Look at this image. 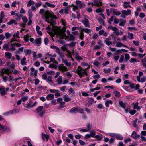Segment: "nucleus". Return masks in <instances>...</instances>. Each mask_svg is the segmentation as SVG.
<instances>
[{
	"label": "nucleus",
	"instance_id": "26",
	"mask_svg": "<svg viewBox=\"0 0 146 146\" xmlns=\"http://www.w3.org/2000/svg\"><path fill=\"white\" fill-rule=\"evenodd\" d=\"M50 48L52 49H56L57 51H56V52L59 54H60L61 53L60 52V49L58 47L55 46H51Z\"/></svg>",
	"mask_w": 146,
	"mask_h": 146
},
{
	"label": "nucleus",
	"instance_id": "50",
	"mask_svg": "<svg viewBox=\"0 0 146 146\" xmlns=\"http://www.w3.org/2000/svg\"><path fill=\"white\" fill-rule=\"evenodd\" d=\"M128 38L129 39H131L133 38V34L132 33H128Z\"/></svg>",
	"mask_w": 146,
	"mask_h": 146
},
{
	"label": "nucleus",
	"instance_id": "34",
	"mask_svg": "<svg viewBox=\"0 0 146 146\" xmlns=\"http://www.w3.org/2000/svg\"><path fill=\"white\" fill-rule=\"evenodd\" d=\"M42 137L43 139L44 140L45 139H46L47 141L49 139V136L46 134L42 133Z\"/></svg>",
	"mask_w": 146,
	"mask_h": 146
},
{
	"label": "nucleus",
	"instance_id": "20",
	"mask_svg": "<svg viewBox=\"0 0 146 146\" xmlns=\"http://www.w3.org/2000/svg\"><path fill=\"white\" fill-rule=\"evenodd\" d=\"M63 98L64 99V101L66 102H68L71 100V98L67 94L64 95Z\"/></svg>",
	"mask_w": 146,
	"mask_h": 146
},
{
	"label": "nucleus",
	"instance_id": "61",
	"mask_svg": "<svg viewBox=\"0 0 146 146\" xmlns=\"http://www.w3.org/2000/svg\"><path fill=\"white\" fill-rule=\"evenodd\" d=\"M98 37V34L97 33H95L94 34L92 37V38L93 39H97Z\"/></svg>",
	"mask_w": 146,
	"mask_h": 146
},
{
	"label": "nucleus",
	"instance_id": "6",
	"mask_svg": "<svg viewBox=\"0 0 146 146\" xmlns=\"http://www.w3.org/2000/svg\"><path fill=\"white\" fill-rule=\"evenodd\" d=\"M31 72L30 73V76L31 77L34 76V78H36L37 75L38 71L37 70H35L33 67L31 68Z\"/></svg>",
	"mask_w": 146,
	"mask_h": 146
},
{
	"label": "nucleus",
	"instance_id": "53",
	"mask_svg": "<svg viewBox=\"0 0 146 146\" xmlns=\"http://www.w3.org/2000/svg\"><path fill=\"white\" fill-rule=\"evenodd\" d=\"M94 138H96L98 141L101 140L102 138V137L98 135H95Z\"/></svg>",
	"mask_w": 146,
	"mask_h": 146
},
{
	"label": "nucleus",
	"instance_id": "43",
	"mask_svg": "<svg viewBox=\"0 0 146 146\" xmlns=\"http://www.w3.org/2000/svg\"><path fill=\"white\" fill-rule=\"evenodd\" d=\"M4 72L5 74L9 75V73H11L13 71L12 70H9V69H5Z\"/></svg>",
	"mask_w": 146,
	"mask_h": 146
},
{
	"label": "nucleus",
	"instance_id": "47",
	"mask_svg": "<svg viewBox=\"0 0 146 146\" xmlns=\"http://www.w3.org/2000/svg\"><path fill=\"white\" fill-rule=\"evenodd\" d=\"M87 100L88 102L91 104H92L94 102V99L92 98H88Z\"/></svg>",
	"mask_w": 146,
	"mask_h": 146
},
{
	"label": "nucleus",
	"instance_id": "55",
	"mask_svg": "<svg viewBox=\"0 0 146 146\" xmlns=\"http://www.w3.org/2000/svg\"><path fill=\"white\" fill-rule=\"evenodd\" d=\"M95 131H90V136L91 137L93 138H94L95 137Z\"/></svg>",
	"mask_w": 146,
	"mask_h": 146
},
{
	"label": "nucleus",
	"instance_id": "56",
	"mask_svg": "<svg viewBox=\"0 0 146 146\" xmlns=\"http://www.w3.org/2000/svg\"><path fill=\"white\" fill-rule=\"evenodd\" d=\"M98 21L100 24H102L104 25H105L104 21L102 19L100 18L98 19Z\"/></svg>",
	"mask_w": 146,
	"mask_h": 146
},
{
	"label": "nucleus",
	"instance_id": "30",
	"mask_svg": "<svg viewBox=\"0 0 146 146\" xmlns=\"http://www.w3.org/2000/svg\"><path fill=\"white\" fill-rule=\"evenodd\" d=\"M113 104V102L111 100H107L106 101L105 104L106 107H109L110 106L109 104Z\"/></svg>",
	"mask_w": 146,
	"mask_h": 146
},
{
	"label": "nucleus",
	"instance_id": "48",
	"mask_svg": "<svg viewBox=\"0 0 146 146\" xmlns=\"http://www.w3.org/2000/svg\"><path fill=\"white\" fill-rule=\"evenodd\" d=\"M97 44L100 46L103 47L104 46V44L101 40H99L97 42Z\"/></svg>",
	"mask_w": 146,
	"mask_h": 146
},
{
	"label": "nucleus",
	"instance_id": "3",
	"mask_svg": "<svg viewBox=\"0 0 146 146\" xmlns=\"http://www.w3.org/2000/svg\"><path fill=\"white\" fill-rule=\"evenodd\" d=\"M55 33L57 36H59L62 38H68L69 37L66 36V34H64L61 29H57L55 31Z\"/></svg>",
	"mask_w": 146,
	"mask_h": 146
},
{
	"label": "nucleus",
	"instance_id": "37",
	"mask_svg": "<svg viewBox=\"0 0 146 146\" xmlns=\"http://www.w3.org/2000/svg\"><path fill=\"white\" fill-rule=\"evenodd\" d=\"M69 36H70V38L68 40V41H74L75 40V37L73 35L71 34Z\"/></svg>",
	"mask_w": 146,
	"mask_h": 146
},
{
	"label": "nucleus",
	"instance_id": "4",
	"mask_svg": "<svg viewBox=\"0 0 146 146\" xmlns=\"http://www.w3.org/2000/svg\"><path fill=\"white\" fill-rule=\"evenodd\" d=\"M131 13V11L130 9L122 10L121 11V17L123 18H125L127 16L130 15Z\"/></svg>",
	"mask_w": 146,
	"mask_h": 146
},
{
	"label": "nucleus",
	"instance_id": "54",
	"mask_svg": "<svg viewBox=\"0 0 146 146\" xmlns=\"http://www.w3.org/2000/svg\"><path fill=\"white\" fill-rule=\"evenodd\" d=\"M34 3L33 1L30 0L29 1L28 3H27V7L31 6L32 5H33Z\"/></svg>",
	"mask_w": 146,
	"mask_h": 146
},
{
	"label": "nucleus",
	"instance_id": "7",
	"mask_svg": "<svg viewBox=\"0 0 146 146\" xmlns=\"http://www.w3.org/2000/svg\"><path fill=\"white\" fill-rule=\"evenodd\" d=\"M76 2L78 7L80 9H82L84 7L86 6V4L84 3H82V1L79 0H76Z\"/></svg>",
	"mask_w": 146,
	"mask_h": 146
},
{
	"label": "nucleus",
	"instance_id": "35",
	"mask_svg": "<svg viewBox=\"0 0 146 146\" xmlns=\"http://www.w3.org/2000/svg\"><path fill=\"white\" fill-rule=\"evenodd\" d=\"M141 62L143 66L146 68V58H143L141 60Z\"/></svg>",
	"mask_w": 146,
	"mask_h": 146
},
{
	"label": "nucleus",
	"instance_id": "44",
	"mask_svg": "<svg viewBox=\"0 0 146 146\" xmlns=\"http://www.w3.org/2000/svg\"><path fill=\"white\" fill-rule=\"evenodd\" d=\"M5 36L6 39H7L10 38L11 36V35L9 32H6L5 33Z\"/></svg>",
	"mask_w": 146,
	"mask_h": 146
},
{
	"label": "nucleus",
	"instance_id": "63",
	"mask_svg": "<svg viewBox=\"0 0 146 146\" xmlns=\"http://www.w3.org/2000/svg\"><path fill=\"white\" fill-rule=\"evenodd\" d=\"M126 22V20H124L121 22L120 23L119 25L120 26H124Z\"/></svg>",
	"mask_w": 146,
	"mask_h": 146
},
{
	"label": "nucleus",
	"instance_id": "49",
	"mask_svg": "<svg viewBox=\"0 0 146 146\" xmlns=\"http://www.w3.org/2000/svg\"><path fill=\"white\" fill-rule=\"evenodd\" d=\"M31 103H32V102L30 101L27 104V106H26V107L28 108H31L32 107V105H31Z\"/></svg>",
	"mask_w": 146,
	"mask_h": 146
},
{
	"label": "nucleus",
	"instance_id": "1",
	"mask_svg": "<svg viewBox=\"0 0 146 146\" xmlns=\"http://www.w3.org/2000/svg\"><path fill=\"white\" fill-rule=\"evenodd\" d=\"M75 72L80 77H82L84 76H86L88 74L86 69H83L80 66L78 67L75 71Z\"/></svg>",
	"mask_w": 146,
	"mask_h": 146
},
{
	"label": "nucleus",
	"instance_id": "21",
	"mask_svg": "<svg viewBox=\"0 0 146 146\" xmlns=\"http://www.w3.org/2000/svg\"><path fill=\"white\" fill-rule=\"evenodd\" d=\"M56 82L58 85L62 84V77L61 76H60L57 79Z\"/></svg>",
	"mask_w": 146,
	"mask_h": 146
},
{
	"label": "nucleus",
	"instance_id": "60",
	"mask_svg": "<svg viewBox=\"0 0 146 146\" xmlns=\"http://www.w3.org/2000/svg\"><path fill=\"white\" fill-rule=\"evenodd\" d=\"M114 19V16H112L111 18L109 19L108 21V23L110 25L111 24V22L113 21Z\"/></svg>",
	"mask_w": 146,
	"mask_h": 146
},
{
	"label": "nucleus",
	"instance_id": "11",
	"mask_svg": "<svg viewBox=\"0 0 146 146\" xmlns=\"http://www.w3.org/2000/svg\"><path fill=\"white\" fill-rule=\"evenodd\" d=\"M82 22L84 23L85 27H90V24L89 21L87 19H85Z\"/></svg>",
	"mask_w": 146,
	"mask_h": 146
},
{
	"label": "nucleus",
	"instance_id": "2",
	"mask_svg": "<svg viewBox=\"0 0 146 146\" xmlns=\"http://www.w3.org/2000/svg\"><path fill=\"white\" fill-rule=\"evenodd\" d=\"M43 109V106H40L38 107L35 110L36 112L39 113L38 115L40 117H43L46 112L45 110Z\"/></svg>",
	"mask_w": 146,
	"mask_h": 146
},
{
	"label": "nucleus",
	"instance_id": "25",
	"mask_svg": "<svg viewBox=\"0 0 146 146\" xmlns=\"http://www.w3.org/2000/svg\"><path fill=\"white\" fill-rule=\"evenodd\" d=\"M92 30L88 28H82V31L85 32L86 33L89 34L91 32Z\"/></svg>",
	"mask_w": 146,
	"mask_h": 146
},
{
	"label": "nucleus",
	"instance_id": "46",
	"mask_svg": "<svg viewBox=\"0 0 146 146\" xmlns=\"http://www.w3.org/2000/svg\"><path fill=\"white\" fill-rule=\"evenodd\" d=\"M115 137L117 139L119 140H122L123 139L122 136L120 135L116 134Z\"/></svg>",
	"mask_w": 146,
	"mask_h": 146
},
{
	"label": "nucleus",
	"instance_id": "10",
	"mask_svg": "<svg viewBox=\"0 0 146 146\" xmlns=\"http://www.w3.org/2000/svg\"><path fill=\"white\" fill-rule=\"evenodd\" d=\"M0 128L3 130V131L9 132L10 131L9 128L5 126H3L1 124H0Z\"/></svg>",
	"mask_w": 146,
	"mask_h": 146
},
{
	"label": "nucleus",
	"instance_id": "40",
	"mask_svg": "<svg viewBox=\"0 0 146 146\" xmlns=\"http://www.w3.org/2000/svg\"><path fill=\"white\" fill-rule=\"evenodd\" d=\"M26 58L25 57L23 58L21 61V64L22 65H26L27 62L26 61Z\"/></svg>",
	"mask_w": 146,
	"mask_h": 146
},
{
	"label": "nucleus",
	"instance_id": "45",
	"mask_svg": "<svg viewBox=\"0 0 146 146\" xmlns=\"http://www.w3.org/2000/svg\"><path fill=\"white\" fill-rule=\"evenodd\" d=\"M30 37V36L28 34H26L25 36L24 37V39L26 42H28L29 41V38Z\"/></svg>",
	"mask_w": 146,
	"mask_h": 146
},
{
	"label": "nucleus",
	"instance_id": "22",
	"mask_svg": "<svg viewBox=\"0 0 146 146\" xmlns=\"http://www.w3.org/2000/svg\"><path fill=\"white\" fill-rule=\"evenodd\" d=\"M62 62L64 63L65 65L68 67H69L71 65L70 62H68L67 59H62Z\"/></svg>",
	"mask_w": 146,
	"mask_h": 146
},
{
	"label": "nucleus",
	"instance_id": "32",
	"mask_svg": "<svg viewBox=\"0 0 146 146\" xmlns=\"http://www.w3.org/2000/svg\"><path fill=\"white\" fill-rule=\"evenodd\" d=\"M84 110L80 107H77V111L79 113H80L81 114H84V113L83 112Z\"/></svg>",
	"mask_w": 146,
	"mask_h": 146
},
{
	"label": "nucleus",
	"instance_id": "29",
	"mask_svg": "<svg viewBox=\"0 0 146 146\" xmlns=\"http://www.w3.org/2000/svg\"><path fill=\"white\" fill-rule=\"evenodd\" d=\"M143 75V72L141 71L139 72V75L137 77V80L139 82H141L140 80V77Z\"/></svg>",
	"mask_w": 146,
	"mask_h": 146
},
{
	"label": "nucleus",
	"instance_id": "24",
	"mask_svg": "<svg viewBox=\"0 0 146 146\" xmlns=\"http://www.w3.org/2000/svg\"><path fill=\"white\" fill-rule=\"evenodd\" d=\"M46 80L51 85H52L53 83L52 76H48Z\"/></svg>",
	"mask_w": 146,
	"mask_h": 146
},
{
	"label": "nucleus",
	"instance_id": "12",
	"mask_svg": "<svg viewBox=\"0 0 146 146\" xmlns=\"http://www.w3.org/2000/svg\"><path fill=\"white\" fill-rule=\"evenodd\" d=\"M58 64V62H54L53 63L50 64L49 66V67L51 68L56 69L57 68V65Z\"/></svg>",
	"mask_w": 146,
	"mask_h": 146
},
{
	"label": "nucleus",
	"instance_id": "13",
	"mask_svg": "<svg viewBox=\"0 0 146 146\" xmlns=\"http://www.w3.org/2000/svg\"><path fill=\"white\" fill-rule=\"evenodd\" d=\"M98 33L100 35H103L104 37H106L108 34V32L104 31L103 29L100 30Z\"/></svg>",
	"mask_w": 146,
	"mask_h": 146
},
{
	"label": "nucleus",
	"instance_id": "38",
	"mask_svg": "<svg viewBox=\"0 0 146 146\" xmlns=\"http://www.w3.org/2000/svg\"><path fill=\"white\" fill-rule=\"evenodd\" d=\"M138 103L137 102L134 105L133 109H137V110H139L140 109V108L139 106H138Z\"/></svg>",
	"mask_w": 146,
	"mask_h": 146
},
{
	"label": "nucleus",
	"instance_id": "28",
	"mask_svg": "<svg viewBox=\"0 0 146 146\" xmlns=\"http://www.w3.org/2000/svg\"><path fill=\"white\" fill-rule=\"evenodd\" d=\"M5 56L8 59H10L12 56L11 54L9 52H5Z\"/></svg>",
	"mask_w": 146,
	"mask_h": 146
},
{
	"label": "nucleus",
	"instance_id": "27",
	"mask_svg": "<svg viewBox=\"0 0 146 146\" xmlns=\"http://www.w3.org/2000/svg\"><path fill=\"white\" fill-rule=\"evenodd\" d=\"M111 11L113 12L114 15H115L117 16H119L121 14L120 12L115 11L114 9H111Z\"/></svg>",
	"mask_w": 146,
	"mask_h": 146
},
{
	"label": "nucleus",
	"instance_id": "64",
	"mask_svg": "<svg viewBox=\"0 0 146 146\" xmlns=\"http://www.w3.org/2000/svg\"><path fill=\"white\" fill-rule=\"evenodd\" d=\"M111 70V69L110 68H108L107 70L105 69H103V71L106 73H109L110 72Z\"/></svg>",
	"mask_w": 146,
	"mask_h": 146
},
{
	"label": "nucleus",
	"instance_id": "8",
	"mask_svg": "<svg viewBox=\"0 0 146 146\" xmlns=\"http://www.w3.org/2000/svg\"><path fill=\"white\" fill-rule=\"evenodd\" d=\"M52 12L50 13L48 10L45 11V13L44 14L43 16L47 20L49 19L50 18V15L51 14Z\"/></svg>",
	"mask_w": 146,
	"mask_h": 146
},
{
	"label": "nucleus",
	"instance_id": "17",
	"mask_svg": "<svg viewBox=\"0 0 146 146\" xmlns=\"http://www.w3.org/2000/svg\"><path fill=\"white\" fill-rule=\"evenodd\" d=\"M35 44L37 45L38 46L41 44V38H36L34 41Z\"/></svg>",
	"mask_w": 146,
	"mask_h": 146
},
{
	"label": "nucleus",
	"instance_id": "62",
	"mask_svg": "<svg viewBox=\"0 0 146 146\" xmlns=\"http://www.w3.org/2000/svg\"><path fill=\"white\" fill-rule=\"evenodd\" d=\"M28 99V97L27 96H25L22 97L21 98V100L23 102H25Z\"/></svg>",
	"mask_w": 146,
	"mask_h": 146
},
{
	"label": "nucleus",
	"instance_id": "14",
	"mask_svg": "<svg viewBox=\"0 0 146 146\" xmlns=\"http://www.w3.org/2000/svg\"><path fill=\"white\" fill-rule=\"evenodd\" d=\"M94 1V4L95 5H96L98 7H99L102 5V3L99 0H93Z\"/></svg>",
	"mask_w": 146,
	"mask_h": 146
},
{
	"label": "nucleus",
	"instance_id": "5",
	"mask_svg": "<svg viewBox=\"0 0 146 146\" xmlns=\"http://www.w3.org/2000/svg\"><path fill=\"white\" fill-rule=\"evenodd\" d=\"M9 88H5L3 86L0 87V94L2 96H3L6 94L7 92L9 91Z\"/></svg>",
	"mask_w": 146,
	"mask_h": 146
},
{
	"label": "nucleus",
	"instance_id": "59",
	"mask_svg": "<svg viewBox=\"0 0 146 146\" xmlns=\"http://www.w3.org/2000/svg\"><path fill=\"white\" fill-rule=\"evenodd\" d=\"M137 133L135 131H133L132 132L131 134V137L134 139H135L136 138V136L137 135Z\"/></svg>",
	"mask_w": 146,
	"mask_h": 146
},
{
	"label": "nucleus",
	"instance_id": "16",
	"mask_svg": "<svg viewBox=\"0 0 146 146\" xmlns=\"http://www.w3.org/2000/svg\"><path fill=\"white\" fill-rule=\"evenodd\" d=\"M130 2H127L125 1L123 2V7L125 8H127L128 7H131V6L130 5Z\"/></svg>",
	"mask_w": 146,
	"mask_h": 146
},
{
	"label": "nucleus",
	"instance_id": "9",
	"mask_svg": "<svg viewBox=\"0 0 146 146\" xmlns=\"http://www.w3.org/2000/svg\"><path fill=\"white\" fill-rule=\"evenodd\" d=\"M104 42L108 46L111 45L112 43L111 39L109 38H105L104 40Z\"/></svg>",
	"mask_w": 146,
	"mask_h": 146
},
{
	"label": "nucleus",
	"instance_id": "58",
	"mask_svg": "<svg viewBox=\"0 0 146 146\" xmlns=\"http://www.w3.org/2000/svg\"><path fill=\"white\" fill-rule=\"evenodd\" d=\"M108 29H111L113 31H116L118 30V29L117 28L115 27H113L111 26L109 27H108Z\"/></svg>",
	"mask_w": 146,
	"mask_h": 146
},
{
	"label": "nucleus",
	"instance_id": "23",
	"mask_svg": "<svg viewBox=\"0 0 146 146\" xmlns=\"http://www.w3.org/2000/svg\"><path fill=\"white\" fill-rule=\"evenodd\" d=\"M119 104L121 107H122L124 109H125L126 108V103H123L122 101L119 100Z\"/></svg>",
	"mask_w": 146,
	"mask_h": 146
},
{
	"label": "nucleus",
	"instance_id": "15",
	"mask_svg": "<svg viewBox=\"0 0 146 146\" xmlns=\"http://www.w3.org/2000/svg\"><path fill=\"white\" fill-rule=\"evenodd\" d=\"M59 69L62 71H66L68 69L63 64H61L58 66Z\"/></svg>",
	"mask_w": 146,
	"mask_h": 146
},
{
	"label": "nucleus",
	"instance_id": "19",
	"mask_svg": "<svg viewBox=\"0 0 146 146\" xmlns=\"http://www.w3.org/2000/svg\"><path fill=\"white\" fill-rule=\"evenodd\" d=\"M54 98V95L52 94H49L47 95L46 98L48 100H51Z\"/></svg>",
	"mask_w": 146,
	"mask_h": 146
},
{
	"label": "nucleus",
	"instance_id": "36",
	"mask_svg": "<svg viewBox=\"0 0 146 146\" xmlns=\"http://www.w3.org/2000/svg\"><path fill=\"white\" fill-rule=\"evenodd\" d=\"M125 59L124 61L125 62H127L129 59H130V56L127 53H126L125 54Z\"/></svg>",
	"mask_w": 146,
	"mask_h": 146
},
{
	"label": "nucleus",
	"instance_id": "18",
	"mask_svg": "<svg viewBox=\"0 0 146 146\" xmlns=\"http://www.w3.org/2000/svg\"><path fill=\"white\" fill-rule=\"evenodd\" d=\"M75 55L76 58L78 61L82 60L83 59L82 58L79 56V54L77 52H75Z\"/></svg>",
	"mask_w": 146,
	"mask_h": 146
},
{
	"label": "nucleus",
	"instance_id": "42",
	"mask_svg": "<svg viewBox=\"0 0 146 146\" xmlns=\"http://www.w3.org/2000/svg\"><path fill=\"white\" fill-rule=\"evenodd\" d=\"M9 43L6 44L4 45L3 48V49H5L6 50H8Z\"/></svg>",
	"mask_w": 146,
	"mask_h": 146
},
{
	"label": "nucleus",
	"instance_id": "31",
	"mask_svg": "<svg viewBox=\"0 0 146 146\" xmlns=\"http://www.w3.org/2000/svg\"><path fill=\"white\" fill-rule=\"evenodd\" d=\"M13 24H14L15 25H17V23L16 21L15 20H11L7 23V24L8 25Z\"/></svg>",
	"mask_w": 146,
	"mask_h": 146
},
{
	"label": "nucleus",
	"instance_id": "57",
	"mask_svg": "<svg viewBox=\"0 0 146 146\" xmlns=\"http://www.w3.org/2000/svg\"><path fill=\"white\" fill-rule=\"evenodd\" d=\"M86 126L87 127V129L89 130V131H90L91 129V128L92 127L90 123H88L86 125Z\"/></svg>",
	"mask_w": 146,
	"mask_h": 146
},
{
	"label": "nucleus",
	"instance_id": "39",
	"mask_svg": "<svg viewBox=\"0 0 146 146\" xmlns=\"http://www.w3.org/2000/svg\"><path fill=\"white\" fill-rule=\"evenodd\" d=\"M77 111V107H74L73 108L69 111L70 113H75Z\"/></svg>",
	"mask_w": 146,
	"mask_h": 146
},
{
	"label": "nucleus",
	"instance_id": "33",
	"mask_svg": "<svg viewBox=\"0 0 146 146\" xmlns=\"http://www.w3.org/2000/svg\"><path fill=\"white\" fill-rule=\"evenodd\" d=\"M10 46L11 47V48L9 50H11L14 51L16 50V48H15V45H14V44H12V43H10Z\"/></svg>",
	"mask_w": 146,
	"mask_h": 146
},
{
	"label": "nucleus",
	"instance_id": "52",
	"mask_svg": "<svg viewBox=\"0 0 146 146\" xmlns=\"http://www.w3.org/2000/svg\"><path fill=\"white\" fill-rule=\"evenodd\" d=\"M113 93L116 96L119 97L120 96V94L118 91H114L113 92Z\"/></svg>",
	"mask_w": 146,
	"mask_h": 146
},
{
	"label": "nucleus",
	"instance_id": "41",
	"mask_svg": "<svg viewBox=\"0 0 146 146\" xmlns=\"http://www.w3.org/2000/svg\"><path fill=\"white\" fill-rule=\"evenodd\" d=\"M45 4L48 7L51 8H54L55 7V5L54 4H51L48 2H45Z\"/></svg>",
	"mask_w": 146,
	"mask_h": 146
},
{
	"label": "nucleus",
	"instance_id": "51",
	"mask_svg": "<svg viewBox=\"0 0 146 146\" xmlns=\"http://www.w3.org/2000/svg\"><path fill=\"white\" fill-rule=\"evenodd\" d=\"M130 62L131 63H134L137 62V61L135 58H132L130 60Z\"/></svg>",
	"mask_w": 146,
	"mask_h": 146
}]
</instances>
